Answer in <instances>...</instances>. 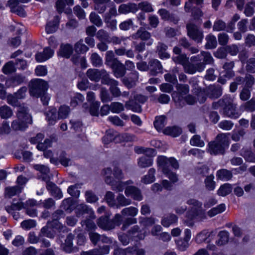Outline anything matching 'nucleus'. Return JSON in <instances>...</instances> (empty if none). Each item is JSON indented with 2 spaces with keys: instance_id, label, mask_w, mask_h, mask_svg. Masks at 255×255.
<instances>
[{
  "instance_id": "f257e3e1",
  "label": "nucleus",
  "mask_w": 255,
  "mask_h": 255,
  "mask_svg": "<svg viewBox=\"0 0 255 255\" xmlns=\"http://www.w3.org/2000/svg\"><path fill=\"white\" fill-rule=\"evenodd\" d=\"M16 116L17 119L13 121L11 124V127L14 130H24L28 127V125L32 123V117L29 114L27 107L20 106Z\"/></svg>"
},
{
  "instance_id": "f03ea898",
  "label": "nucleus",
  "mask_w": 255,
  "mask_h": 255,
  "mask_svg": "<svg viewBox=\"0 0 255 255\" xmlns=\"http://www.w3.org/2000/svg\"><path fill=\"white\" fill-rule=\"evenodd\" d=\"M229 144L228 137L225 133H220L215 139L209 142L207 151L211 155L224 154L225 148Z\"/></svg>"
},
{
  "instance_id": "7ed1b4c3",
  "label": "nucleus",
  "mask_w": 255,
  "mask_h": 255,
  "mask_svg": "<svg viewBox=\"0 0 255 255\" xmlns=\"http://www.w3.org/2000/svg\"><path fill=\"white\" fill-rule=\"evenodd\" d=\"M186 203L190 208L186 213V217L190 220L205 217V213L202 208V203L195 199H190Z\"/></svg>"
},
{
  "instance_id": "20e7f679",
  "label": "nucleus",
  "mask_w": 255,
  "mask_h": 255,
  "mask_svg": "<svg viewBox=\"0 0 255 255\" xmlns=\"http://www.w3.org/2000/svg\"><path fill=\"white\" fill-rule=\"evenodd\" d=\"M102 175L105 176V181L112 187L113 190L122 192L125 189L126 183L121 181V180H116L111 176L112 170L111 168L104 169L102 172Z\"/></svg>"
},
{
  "instance_id": "39448f33",
  "label": "nucleus",
  "mask_w": 255,
  "mask_h": 255,
  "mask_svg": "<svg viewBox=\"0 0 255 255\" xmlns=\"http://www.w3.org/2000/svg\"><path fill=\"white\" fill-rule=\"evenodd\" d=\"M48 88V85L47 82L40 79H37L31 81L29 92L31 96L39 97L44 94Z\"/></svg>"
},
{
  "instance_id": "423d86ee",
  "label": "nucleus",
  "mask_w": 255,
  "mask_h": 255,
  "mask_svg": "<svg viewBox=\"0 0 255 255\" xmlns=\"http://www.w3.org/2000/svg\"><path fill=\"white\" fill-rule=\"evenodd\" d=\"M177 92L172 94V98L177 107L181 108L184 106V97L189 92V86L187 84H178L176 85Z\"/></svg>"
},
{
  "instance_id": "0eeeda50",
  "label": "nucleus",
  "mask_w": 255,
  "mask_h": 255,
  "mask_svg": "<svg viewBox=\"0 0 255 255\" xmlns=\"http://www.w3.org/2000/svg\"><path fill=\"white\" fill-rule=\"evenodd\" d=\"M157 163L158 166L162 169V172L167 173L170 170V167L176 169L179 168L177 161L173 157L167 158L165 156H159L157 157Z\"/></svg>"
},
{
  "instance_id": "6e6552de",
  "label": "nucleus",
  "mask_w": 255,
  "mask_h": 255,
  "mask_svg": "<svg viewBox=\"0 0 255 255\" xmlns=\"http://www.w3.org/2000/svg\"><path fill=\"white\" fill-rule=\"evenodd\" d=\"M187 35L197 43H201L203 37V31L196 25L190 23L187 24Z\"/></svg>"
},
{
  "instance_id": "1a4fd4ad",
  "label": "nucleus",
  "mask_w": 255,
  "mask_h": 255,
  "mask_svg": "<svg viewBox=\"0 0 255 255\" xmlns=\"http://www.w3.org/2000/svg\"><path fill=\"white\" fill-rule=\"evenodd\" d=\"M235 104L234 98L230 95H226L217 102L213 103L212 107L214 109H218L219 107H222V109H224Z\"/></svg>"
},
{
  "instance_id": "9d476101",
  "label": "nucleus",
  "mask_w": 255,
  "mask_h": 255,
  "mask_svg": "<svg viewBox=\"0 0 255 255\" xmlns=\"http://www.w3.org/2000/svg\"><path fill=\"white\" fill-rule=\"evenodd\" d=\"M222 88L219 85H211L203 90V93L211 99H217L222 94Z\"/></svg>"
},
{
  "instance_id": "9b49d317",
  "label": "nucleus",
  "mask_w": 255,
  "mask_h": 255,
  "mask_svg": "<svg viewBox=\"0 0 255 255\" xmlns=\"http://www.w3.org/2000/svg\"><path fill=\"white\" fill-rule=\"evenodd\" d=\"M145 232L140 230L137 225L133 226L128 231V234L129 237L133 240L138 241L143 240L145 237Z\"/></svg>"
},
{
  "instance_id": "f8f14e48",
  "label": "nucleus",
  "mask_w": 255,
  "mask_h": 255,
  "mask_svg": "<svg viewBox=\"0 0 255 255\" xmlns=\"http://www.w3.org/2000/svg\"><path fill=\"white\" fill-rule=\"evenodd\" d=\"M64 214L62 210H57L54 212L52 215V221H48L47 225L52 228L57 229H60L62 227V225L58 222V220L64 216Z\"/></svg>"
},
{
  "instance_id": "ddd939ff",
  "label": "nucleus",
  "mask_w": 255,
  "mask_h": 255,
  "mask_svg": "<svg viewBox=\"0 0 255 255\" xmlns=\"http://www.w3.org/2000/svg\"><path fill=\"white\" fill-rule=\"evenodd\" d=\"M125 193L127 196H131L134 200L141 201L142 199L140 190L136 187L128 186L125 189Z\"/></svg>"
},
{
  "instance_id": "4468645a",
  "label": "nucleus",
  "mask_w": 255,
  "mask_h": 255,
  "mask_svg": "<svg viewBox=\"0 0 255 255\" xmlns=\"http://www.w3.org/2000/svg\"><path fill=\"white\" fill-rule=\"evenodd\" d=\"M110 248L108 246H103L88 251H83L81 255H105L109 253Z\"/></svg>"
},
{
  "instance_id": "2eb2a0df",
  "label": "nucleus",
  "mask_w": 255,
  "mask_h": 255,
  "mask_svg": "<svg viewBox=\"0 0 255 255\" xmlns=\"http://www.w3.org/2000/svg\"><path fill=\"white\" fill-rule=\"evenodd\" d=\"M222 112L224 116L231 119H237L240 116V113L237 110L236 104L222 109Z\"/></svg>"
},
{
  "instance_id": "dca6fc26",
  "label": "nucleus",
  "mask_w": 255,
  "mask_h": 255,
  "mask_svg": "<svg viewBox=\"0 0 255 255\" xmlns=\"http://www.w3.org/2000/svg\"><path fill=\"white\" fill-rule=\"evenodd\" d=\"M54 54V50L49 47L44 49L43 52H38L35 55V59L37 62H42L51 58Z\"/></svg>"
},
{
  "instance_id": "f3484780",
  "label": "nucleus",
  "mask_w": 255,
  "mask_h": 255,
  "mask_svg": "<svg viewBox=\"0 0 255 255\" xmlns=\"http://www.w3.org/2000/svg\"><path fill=\"white\" fill-rule=\"evenodd\" d=\"M149 69L151 75H156L162 73L163 68L160 62L157 59H151L149 61Z\"/></svg>"
},
{
  "instance_id": "a211bd4d",
  "label": "nucleus",
  "mask_w": 255,
  "mask_h": 255,
  "mask_svg": "<svg viewBox=\"0 0 255 255\" xmlns=\"http://www.w3.org/2000/svg\"><path fill=\"white\" fill-rule=\"evenodd\" d=\"M76 213V216L78 217H80L84 214H87L89 215V217L92 219L95 218L92 210L84 204H81L77 206Z\"/></svg>"
},
{
  "instance_id": "6ab92c4d",
  "label": "nucleus",
  "mask_w": 255,
  "mask_h": 255,
  "mask_svg": "<svg viewBox=\"0 0 255 255\" xmlns=\"http://www.w3.org/2000/svg\"><path fill=\"white\" fill-rule=\"evenodd\" d=\"M115 76L117 78L123 77L126 73L125 66L120 61L111 65Z\"/></svg>"
},
{
  "instance_id": "aec40b11",
  "label": "nucleus",
  "mask_w": 255,
  "mask_h": 255,
  "mask_svg": "<svg viewBox=\"0 0 255 255\" xmlns=\"http://www.w3.org/2000/svg\"><path fill=\"white\" fill-rule=\"evenodd\" d=\"M97 225L100 228L104 230H109L114 229L113 222L107 216L100 217L97 221Z\"/></svg>"
},
{
  "instance_id": "412c9836",
  "label": "nucleus",
  "mask_w": 255,
  "mask_h": 255,
  "mask_svg": "<svg viewBox=\"0 0 255 255\" xmlns=\"http://www.w3.org/2000/svg\"><path fill=\"white\" fill-rule=\"evenodd\" d=\"M138 10L137 5L133 3L121 4L119 7V12L120 13H134Z\"/></svg>"
},
{
  "instance_id": "4be33fe9",
  "label": "nucleus",
  "mask_w": 255,
  "mask_h": 255,
  "mask_svg": "<svg viewBox=\"0 0 255 255\" xmlns=\"http://www.w3.org/2000/svg\"><path fill=\"white\" fill-rule=\"evenodd\" d=\"M46 188L51 194L54 197L57 199H60L63 197V194L60 189L52 182H48L47 183Z\"/></svg>"
},
{
  "instance_id": "5701e85b",
  "label": "nucleus",
  "mask_w": 255,
  "mask_h": 255,
  "mask_svg": "<svg viewBox=\"0 0 255 255\" xmlns=\"http://www.w3.org/2000/svg\"><path fill=\"white\" fill-rule=\"evenodd\" d=\"M120 136H118V133L112 130L109 129L106 131L105 135L103 138V141L104 144H108L110 142L114 141L115 142L118 141V137Z\"/></svg>"
},
{
  "instance_id": "b1692460",
  "label": "nucleus",
  "mask_w": 255,
  "mask_h": 255,
  "mask_svg": "<svg viewBox=\"0 0 255 255\" xmlns=\"http://www.w3.org/2000/svg\"><path fill=\"white\" fill-rule=\"evenodd\" d=\"M150 33L142 27L139 28L137 31L132 35L133 39H137L140 38L142 40H147L150 39Z\"/></svg>"
},
{
  "instance_id": "393cba45",
  "label": "nucleus",
  "mask_w": 255,
  "mask_h": 255,
  "mask_svg": "<svg viewBox=\"0 0 255 255\" xmlns=\"http://www.w3.org/2000/svg\"><path fill=\"white\" fill-rule=\"evenodd\" d=\"M72 53L73 47L70 44H61L58 55L66 58H69Z\"/></svg>"
},
{
  "instance_id": "a878e982",
  "label": "nucleus",
  "mask_w": 255,
  "mask_h": 255,
  "mask_svg": "<svg viewBox=\"0 0 255 255\" xmlns=\"http://www.w3.org/2000/svg\"><path fill=\"white\" fill-rule=\"evenodd\" d=\"M102 72L103 69L99 70L97 69H89L87 70L86 75L90 80L98 82L101 78Z\"/></svg>"
},
{
  "instance_id": "bb28decb",
  "label": "nucleus",
  "mask_w": 255,
  "mask_h": 255,
  "mask_svg": "<svg viewBox=\"0 0 255 255\" xmlns=\"http://www.w3.org/2000/svg\"><path fill=\"white\" fill-rule=\"evenodd\" d=\"M59 17L55 16L52 21L48 22L45 27V30L47 33H52L55 32L58 28Z\"/></svg>"
},
{
  "instance_id": "cd10ccee",
  "label": "nucleus",
  "mask_w": 255,
  "mask_h": 255,
  "mask_svg": "<svg viewBox=\"0 0 255 255\" xmlns=\"http://www.w3.org/2000/svg\"><path fill=\"white\" fill-rule=\"evenodd\" d=\"M182 129L177 126L168 127L163 130L165 134L169 135L173 137H177L182 133Z\"/></svg>"
},
{
  "instance_id": "c85d7f7f",
  "label": "nucleus",
  "mask_w": 255,
  "mask_h": 255,
  "mask_svg": "<svg viewBox=\"0 0 255 255\" xmlns=\"http://www.w3.org/2000/svg\"><path fill=\"white\" fill-rule=\"evenodd\" d=\"M177 217L173 214H169L163 217L161 220V224L165 227H168L171 225L177 222Z\"/></svg>"
},
{
  "instance_id": "c756f323",
  "label": "nucleus",
  "mask_w": 255,
  "mask_h": 255,
  "mask_svg": "<svg viewBox=\"0 0 255 255\" xmlns=\"http://www.w3.org/2000/svg\"><path fill=\"white\" fill-rule=\"evenodd\" d=\"M125 107L128 110H131L133 112L140 113L142 111L141 106L137 103L134 99H130L125 104Z\"/></svg>"
},
{
  "instance_id": "7c9ffc66",
  "label": "nucleus",
  "mask_w": 255,
  "mask_h": 255,
  "mask_svg": "<svg viewBox=\"0 0 255 255\" xmlns=\"http://www.w3.org/2000/svg\"><path fill=\"white\" fill-rule=\"evenodd\" d=\"M167 48L168 47L166 44L162 42H159L158 43L157 46V52L161 59L169 58L170 57L169 54L166 52Z\"/></svg>"
},
{
  "instance_id": "2f4dec72",
  "label": "nucleus",
  "mask_w": 255,
  "mask_h": 255,
  "mask_svg": "<svg viewBox=\"0 0 255 255\" xmlns=\"http://www.w3.org/2000/svg\"><path fill=\"white\" fill-rule=\"evenodd\" d=\"M74 236L72 233L69 234L66 238L65 243L63 246V250L67 253H70L73 250V240Z\"/></svg>"
},
{
  "instance_id": "473e14b6",
  "label": "nucleus",
  "mask_w": 255,
  "mask_h": 255,
  "mask_svg": "<svg viewBox=\"0 0 255 255\" xmlns=\"http://www.w3.org/2000/svg\"><path fill=\"white\" fill-rule=\"evenodd\" d=\"M46 119L48 122L49 124L54 125L58 118L57 116V110L55 108H52L51 110L46 113Z\"/></svg>"
},
{
  "instance_id": "72a5a7b5",
  "label": "nucleus",
  "mask_w": 255,
  "mask_h": 255,
  "mask_svg": "<svg viewBox=\"0 0 255 255\" xmlns=\"http://www.w3.org/2000/svg\"><path fill=\"white\" fill-rule=\"evenodd\" d=\"M166 124V117L165 116L156 117L154 122V126L158 131L163 129Z\"/></svg>"
},
{
  "instance_id": "f704fd0d",
  "label": "nucleus",
  "mask_w": 255,
  "mask_h": 255,
  "mask_svg": "<svg viewBox=\"0 0 255 255\" xmlns=\"http://www.w3.org/2000/svg\"><path fill=\"white\" fill-rule=\"evenodd\" d=\"M206 43L205 48L207 49H212L216 47L217 41L215 36L212 34H208L206 37Z\"/></svg>"
},
{
  "instance_id": "c9c22d12",
  "label": "nucleus",
  "mask_w": 255,
  "mask_h": 255,
  "mask_svg": "<svg viewBox=\"0 0 255 255\" xmlns=\"http://www.w3.org/2000/svg\"><path fill=\"white\" fill-rule=\"evenodd\" d=\"M241 154L247 161L255 162V154L251 149L244 148L242 150Z\"/></svg>"
},
{
  "instance_id": "e433bc0d",
  "label": "nucleus",
  "mask_w": 255,
  "mask_h": 255,
  "mask_svg": "<svg viewBox=\"0 0 255 255\" xmlns=\"http://www.w3.org/2000/svg\"><path fill=\"white\" fill-rule=\"evenodd\" d=\"M240 16L239 14H235L231 20L226 24V31L228 32L232 33L235 29V23L239 20Z\"/></svg>"
},
{
  "instance_id": "4c0bfd02",
  "label": "nucleus",
  "mask_w": 255,
  "mask_h": 255,
  "mask_svg": "<svg viewBox=\"0 0 255 255\" xmlns=\"http://www.w3.org/2000/svg\"><path fill=\"white\" fill-rule=\"evenodd\" d=\"M212 233L206 230H204L198 234L195 238V241L198 244L202 243L207 241Z\"/></svg>"
},
{
  "instance_id": "58836bf2",
  "label": "nucleus",
  "mask_w": 255,
  "mask_h": 255,
  "mask_svg": "<svg viewBox=\"0 0 255 255\" xmlns=\"http://www.w3.org/2000/svg\"><path fill=\"white\" fill-rule=\"evenodd\" d=\"M219 240L216 241L218 246H222L228 243L229 238V234L226 231H220L218 235Z\"/></svg>"
},
{
  "instance_id": "ea45409f",
  "label": "nucleus",
  "mask_w": 255,
  "mask_h": 255,
  "mask_svg": "<svg viewBox=\"0 0 255 255\" xmlns=\"http://www.w3.org/2000/svg\"><path fill=\"white\" fill-rule=\"evenodd\" d=\"M12 110L7 105H4L0 107V116L2 119H8L12 116Z\"/></svg>"
},
{
  "instance_id": "a19ab883",
  "label": "nucleus",
  "mask_w": 255,
  "mask_h": 255,
  "mask_svg": "<svg viewBox=\"0 0 255 255\" xmlns=\"http://www.w3.org/2000/svg\"><path fill=\"white\" fill-rule=\"evenodd\" d=\"M153 159L149 157L142 156L138 159V165L141 168H146L152 165Z\"/></svg>"
},
{
  "instance_id": "79ce46f5",
  "label": "nucleus",
  "mask_w": 255,
  "mask_h": 255,
  "mask_svg": "<svg viewBox=\"0 0 255 255\" xmlns=\"http://www.w3.org/2000/svg\"><path fill=\"white\" fill-rule=\"evenodd\" d=\"M155 169L153 168L149 169L148 174L145 175L141 179V182L144 184H149L155 180Z\"/></svg>"
},
{
  "instance_id": "37998d69",
  "label": "nucleus",
  "mask_w": 255,
  "mask_h": 255,
  "mask_svg": "<svg viewBox=\"0 0 255 255\" xmlns=\"http://www.w3.org/2000/svg\"><path fill=\"white\" fill-rule=\"evenodd\" d=\"M217 176L220 179L227 181L232 178V173L230 170L226 169H222L217 171Z\"/></svg>"
},
{
  "instance_id": "c03bdc74",
  "label": "nucleus",
  "mask_w": 255,
  "mask_h": 255,
  "mask_svg": "<svg viewBox=\"0 0 255 255\" xmlns=\"http://www.w3.org/2000/svg\"><path fill=\"white\" fill-rule=\"evenodd\" d=\"M21 190L22 188L19 186L8 187L5 189V194L7 197H11L21 193Z\"/></svg>"
},
{
  "instance_id": "a18cd8bd",
  "label": "nucleus",
  "mask_w": 255,
  "mask_h": 255,
  "mask_svg": "<svg viewBox=\"0 0 255 255\" xmlns=\"http://www.w3.org/2000/svg\"><path fill=\"white\" fill-rule=\"evenodd\" d=\"M117 204H116L117 208L129 205L131 203V200L126 198L123 194H119L117 197Z\"/></svg>"
},
{
  "instance_id": "49530a36",
  "label": "nucleus",
  "mask_w": 255,
  "mask_h": 255,
  "mask_svg": "<svg viewBox=\"0 0 255 255\" xmlns=\"http://www.w3.org/2000/svg\"><path fill=\"white\" fill-rule=\"evenodd\" d=\"M81 184L77 183L71 185L68 188V193L73 197H78L80 195L79 189L81 188Z\"/></svg>"
},
{
  "instance_id": "de8ad7c7",
  "label": "nucleus",
  "mask_w": 255,
  "mask_h": 255,
  "mask_svg": "<svg viewBox=\"0 0 255 255\" xmlns=\"http://www.w3.org/2000/svg\"><path fill=\"white\" fill-rule=\"evenodd\" d=\"M225 205L224 204H221L217 207L212 208L208 212L207 214L209 217H212L218 214L222 213L225 210Z\"/></svg>"
},
{
  "instance_id": "09e8293b",
  "label": "nucleus",
  "mask_w": 255,
  "mask_h": 255,
  "mask_svg": "<svg viewBox=\"0 0 255 255\" xmlns=\"http://www.w3.org/2000/svg\"><path fill=\"white\" fill-rule=\"evenodd\" d=\"M90 22L97 26V27H101L103 22L100 16L95 12H92L89 16Z\"/></svg>"
},
{
  "instance_id": "8fccbe9b",
  "label": "nucleus",
  "mask_w": 255,
  "mask_h": 255,
  "mask_svg": "<svg viewBox=\"0 0 255 255\" xmlns=\"http://www.w3.org/2000/svg\"><path fill=\"white\" fill-rule=\"evenodd\" d=\"M232 188L231 184L226 183L220 187L218 190V194L219 196H226L232 192Z\"/></svg>"
},
{
  "instance_id": "3c124183",
  "label": "nucleus",
  "mask_w": 255,
  "mask_h": 255,
  "mask_svg": "<svg viewBox=\"0 0 255 255\" xmlns=\"http://www.w3.org/2000/svg\"><path fill=\"white\" fill-rule=\"evenodd\" d=\"M138 211V210L136 208L131 206L123 209L121 213L123 216L134 217L137 214Z\"/></svg>"
},
{
  "instance_id": "603ef678",
  "label": "nucleus",
  "mask_w": 255,
  "mask_h": 255,
  "mask_svg": "<svg viewBox=\"0 0 255 255\" xmlns=\"http://www.w3.org/2000/svg\"><path fill=\"white\" fill-rule=\"evenodd\" d=\"M91 63L94 67H100L103 64V60L100 56L95 52L91 54L90 57Z\"/></svg>"
},
{
  "instance_id": "864d4df0",
  "label": "nucleus",
  "mask_w": 255,
  "mask_h": 255,
  "mask_svg": "<svg viewBox=\"0 0 255 255\" xmlns=\"http://www.w3.org/2000/svg\"><path fill=\"white\" fill-rule=\"evenodd\" d=\"M101 79H102V83L103 84L109 86H111L112 84L117 81V80L111 78L109 74L104 69H103V72L102 74L101 75Z\"/></svg>"
},
{
  "instance_id": "5fc2aeb1",
  "label": "nucleus",
  "mask_w": 255,
  "mask_h": 255,
  "mask_svg": "<svg viewBox=\"0 0 255 255\" xmlns=\"http://www.w3.org/2000/svg\"><path fill=\"white\" fill-rule=\"evenodd\" d=\"M96 37L99 41H109L110 37L108 32L103 29L99 30L96 33Z\"/></svg>"
},
{
  "instance_id": "6e6d98bb",
  "label": "nucleus",
  "mask_w": 255,
  "mask_h": 255,
  "mask_svg": "<svg viewBox=\"0 0 255 255\" xmlns=\"http://www.w3.org/2000/svg\"><path fill=\"white\" fill-rule=\"evenodd\" d=\"M190 143L192 146L201 147L205 145V143L204 141L201 139V136L197 134H195L192 136L190 139Z\"/></svg>"
},
{
  "instance_id": "4d7b16f0",
  "label": "nucleus",
  "mask_w": 255,
  "mask_h": 255,
  "mask_svg": "<svg viewBox=\"0 0 255 255\" xmlns=\"http://www.w3.org/2000/svg\"><path fill=\"white\" fill-rule=\"evenodd\" d=\"M61 207L65 211L71 212L74 208L73 199L71 198L64 199L62 202Z\"/></svg>"
},
{
  "instance_id": "13d9d810",
  "label": "nucleus",
  "mask_w": 255,
  "mask_h": 255,
  "mask_svg": "<svg viewBox=\"0 0 255 255\" xmlns=\"http://www.w3.org/2000/svg\"><path fill=\"white\" fill-rule=\"evenodd\" d=\"M226 23L222 19H218L214 23L213 30L216 31L226 30Z\"/></svg>"
},
{
  "instance_id": "bf43d9fd",
  "label": "nucleus",
  "mask_w": 255,
  "mask_h": 255,
  "mask_svg": "<svg viewBox=\"0 0 255 255\" xmlns=\"http://www.w3.org/2000/svg\"><path fill=\"white\" fill-rule=\"evenodd\" d=\"M172 59L176 63L181 64L183 66H184L188 61V58L184 54H181L176 56H173Z\"/></svg>"
},
{
  "instance_id": "052dcab7",
  "label": "nucleus",
  "mask_w": 255,
  "mask_h": 255,
  "mask_svg": "<svg viewBox=\"0 0 255 255\" xmlns=\"http://www.w3.org/2000/svg\"><path fill=\"white\" fill-rule=\"evenodd\" d=\"M105 60L106 63H110L111 65L119 61L118 58L115 57V53L112 50L107 51Z\"/></svg>"
},
{
  "instance_id": "680f3d73",
  "label": "nucleus",
  "mask_w": 255,
  "mask_h": 255,
  "mask_svg": "<svg viewBox=\"0 0 255 255\" xmlns=\"http://www.w3.org/2000/svg\"><path fill=\"white\" fill-rule=\"evenodd\" d=\"M119 82L116 81L111 86H110V91L114 97H119L122 95V92L118 86Z\"/></svg>"
},
{
  "instance_id": "e2e57ef3",
  "label": "nucleus",
  "mask_w": 255,
  "mask_h": 255,
  "mask_svg": "<svg viewBox=\"0 0 255 255\" xmlns=\"http://www.w3.org/2000/svg\"><path fill=\"white\" fill-rule=\"evenodd\" d=\"M59 162L64 166L67 167L72 164L71 159L67 156L65 152H62L59 156Z\"/></svg>"
},
{
  "instance_id": "0e129e2a",
  "label": "nucleus",
  "mask_w": 255,
  "mask_h": 255,
  "mask_svg": "<svg viewBox=\"0 0 255 255\" xmlns=\"http://www.w3.org/2000/svg\"><path fill=\"white\" fill-rule=\"evenodd\" d=\"M89 50V48L83 43L82 39H80L75 44V50L77 53H84Z\"/></svg>"
},
{
  "instance_id": "69168bd1",
  "label": "nucleus",
  "mask_w": 255,
  "mask_h": 255,
  "mask_svg": "<svg viewBox=\"0 0 255 255\" xmlns=\"http://www.w3.org/2000/svg\"><path fill=\"white\" fill-rule=\"evenodd\" d=\"M246 71L251 73H255V58L252 57L249 58L246 62Z\"/></svg>"
},
{
  "instance_id": "338daca9",
  "label": "nucleus",
  "mask_w": 255,
  "mask_h": 255,
  "mask_svg": "<svg viewBox=\"0 0 255 255\" xmlns=\"http://www.w3.org/2000/svg\"><path fill=\"white\" fill-rule=\"evenodd\" d=\"M70 111V108L66 106H61L58 111V118L65 119L68 116Z\"/></svg>"
},
{
  "instance_id": "774afa93",
  "label": "nucleus",
  "mask_w": 255,
  "mask_h": 255,
  "mask_svg": "<svg viewBox=\"0 0 255 255\" xmlns=\"http://www.w3.org/2000/svg\"><path fill=\"white\" fill-rule=\"evenodd\" d=\"M255 7V2L250 1L248 3L245 8L244 13L247 16H251L254 13V7Z\"/></svg>"
}]
</instances>
